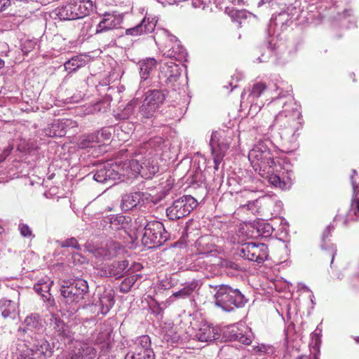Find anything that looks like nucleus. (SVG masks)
<instances>
[{
    "instance_id": "nucleus-7",
    "label": "nucleus",
    "mask_w": 359,
    "mask_h": 359,
    "mask_svg": "<svg viewBox=\"0 0 359 359\" xmlns=\"http://www.w3.org/2000/svg\"><path fill=\"white\" fill-rule=\"evenodd\" d=\"M144 170V167L136 159L114 162V185L126 180L136 177Z\"/></svg>"
},
{
    "instance_id": "nucleus-32",
    "label": "nucleus",
    "mask_w": 359,
    "mask_h": 359,
    "mask_svg": "<svg viewBox=\"0 0 359 359\" xmlns=\"http://www.w3.org/2000/svg\"><path fill=\"white\" fill-rule=\"evenodd\" d=\"M137 104V98H135L130 102H128V104L121 109L120 113H118L115 115V117L120 120L128 119L130 116L132 114L134 108Z\"/></svg>"
},
{
    "instance_id": "nucleus-43",
    "label": "nucleus",
    "mask_w": 359,
    "mask_h": 359,
    "mask_svg": "<svg viewBox=\"0 0 359 359\" xmlns=\"http://www.w3.org/2000/svg\"><path fill=\"white\" fill-rule=\"evenodd\" d=\"M128 347V341L127 339L123 338L118 342H117L116 345V355L115 356H120L121 358H124L125 355L127 353Z\"/></svg>"
},
{
    "instance_id": "nucleus-22",
    "label": "nucleus",
    "mask_w": 359,
    "mask_h": 359,
    "mask_svg": "<svg viewBox=\"0 0 359 359\" xmlns=\"http://www.w3.org/2000/svg\"><path fill=\"white\" fill-rule=\"evenodd\" d=\"M197 252L200 255H208L216 251L215 245L212 243L210 236H201L195 243Z\"/></svg>"
},
{
    "instance_id": "nucleus-10",
    "label": "nucleus",
    "mask_w": 359,
    "mask_h": 359,
    "mask_svg": "<svg viewBox=\"0 0 359 359\" xmlns=\"http://www.w3.org/2000/svg\"><path fill=\"white\" fill-rule=\"evenodd\" d=\"M197 201L190 195H184L175 200L172 205L167 208L166 214L170 220H176L184 217L197 206Z\"/></svg>"
},
{
    "instance_id": "nucleus-25",
    "label": "nucleus",
    "mask_w": 359,
    "mask_h": 359,
    "mask_svg": "<svg viewBox=\"0 0 359 359\" xmlns=\"http://www.w3.org/2000/svg\"><path fill=\"white\" fill-rule=\"evenodd\" d=\"M198 281L193 280L190 283H186L182 289L174 292L171 297L176 299L189 298L192 296L194 292L198 289Z\"/></svg>"
},
{
    "instance_id": "nucleus-53",
    "label": "nucleus",
    "mask_w": 359,
    "mask_h": 359,
    "mask_svg": "<svg viewBox=\"0 0 359 359\" xmlns=\"http://www.w3.org/2000/svg\"><path fill=\"white\" fill-rule=\"evenodd\" d=\"M233 339L235 340H238L239 342H241L243 344H245V345H249L252 341L251 337L250 336H246V335L243 334V333L236 334L234 335Z\"/></svg>"
},
{
    "instance_id": "nucleus-36",
    "label": "nucleus",
    "mask_w": 359,
    "mask_h": 359,
    "mask_svg": "<svg viewBox=\"0 0 359 359\" xmlns=\"http://www.w3.org/2000/svg\"><path fill=\"white\" fill-rule=\"evenodd\" d=\"M133 347L144 350L152 349L151 339L148 335H142L137 337L133 343Z\"/></svg>"
},
{
    "instance_id": "nucleus-44",
    "label": "nucleus",
    "mask_w": 359,
    "mask_h": 359,
    "mask_svg": "<svg viewBox=\"0 0 359 359\" xmlns=\"http://www.w3.org/2000/svg\"><path fill=\"white\" fill-rule=\"evenodd\" d=\"M266 88V86L264 83L259 82L253 84L250 93V97L252 98H257L260 97Z\"/></svg>"
},
{
    "instance_id": "nucleus-11",
    "label": "nucleus",
    "mask_w": 359,
    "mask_h": 359,
    "mask_svg": "<svg viewBox=\"0 0 359 359\" xmlns=\"http://www.w3.org/2000/svg\"><path fill=\"white\" fill-rule=\"evenodd\" d=\"M162 52L163 56L182 62L187 55L185 48L182 46L177 38L168 30H163Z\"/></svg>"
},
{
    "instance_id": "nucleus-40",
    "label": "nucleus",
    "mask_w": 359,
    "mask_h": 359,
    "mask_svg": "<svg viewBox=\"0 0 359 359\" xmlns=\"http://www.w3.org/2000/svg\"><path fill=\"white\" fill-rule=\"evenodd\" d=\"M94 1L95 0H81V3H78V6L83 17L88 15L93 11Z\"/></svg>"
},
{
    "instance_id": "nucleus-13",
    "label": "nucleus",
    "mask_w": 359,
    "mask_h": 359,
    "mask_svg": "<svg viewBox=\"0 0 359 359\" xmlns=\"http://www.w3.org/2000/svg\"><path fill=\"white\" fill-rule=\"evenodd\" d=\"M43 330V320L40 315L31 313L25 318L22 326L18 330V340H26L28 336L32 338L36 335H42Z\"/></svg>"
},
{
    "instance_id": "nucleus-64",
    "label": "nucleus",
    "mask_w": 359,
    "mask_h": 359,
    "mask_svg": "<svg viewBox=\"0 0 359 359\" xmlns=\"http://www.w3.org/2000/svg\"><path fill=\"white\" fill-rule=\"evenodd\" d=\"M320 348L318 346H316V352L313 353V359H320Z\"/></svg>"
},
{
    "instance_id": "nucleus-2",
    "label": "nucleus",
    "mask_w": 359,
    "mask_h": 359,
    "mask_svg": "<svg viewBox=\"0 0 359 359\" xmlns=\"http://www.w3.org/2000/svg\"><path fill=\"white\" fill-rule=\"evenodd\" d=\"M302 116L297 109L284 110L275 117L273 126L277 128L281 139L294 149L297 146L298 131L302 128Z\"/></svg>"
},
{
    "instance_id": "nucleus-58",
    "label": "nucleus",
    "mask_w": 359,
    "mask_h": 359,
    "mask_svg": "<svg viewBox=\"0 0 359 359\" xmlns=\"http://www.w3.org/2000/svg\"><path fill=\"white\" fill-rule=\"evenodd\" d=\"M142 265L140 263L133 262L128 267V275H134L133 273L140 271Z\"/></svg>"
},
{
    "instance_id": "nucleus-26",
    "label": "nucleus",
    "mask_w": 359,
    "mask_h": 359,
    "mask_svg": "<svg viewBox=\"0 0 359 359\" xmlns=\"http://www.w3.org/2000/svg\"><path fill=\"white\" fill-rule=\"evenodd\" d=\"M156 60L154 58H147L140 62V74L142 79L147 80L151 72L156 69Z\"/></svg>"
},
{
    "instance_id": "nucleus-55",
    "label": "nucleus",
    "mask_w": 359,
    "mask_h": 359,
    "mask_svg": "<svg viewBox=\"0 0 359 359\" xmlns=\"http://www.w3.org/2000/svg\"><path fill=\"white\" fill-rule=\"evenodd\" d=\"M123 13H120L118 11H114V29L116 28V27L120 25L123 22Z\"/></svg>"
},
{
    "instance_id": "nucleus-5",
    "label": "nucleus",
    "mask_w": 359,
    "mask_h": 359,
    "mask_svg": "<svg viewBox=\"0 0 359 359\" xmlns=\"http://www.w3.org/2000/svg\"><path fill=\"white\" fill-rule=\"evenodd\" d=\"M26 346L22 350L18 359H48L53 353L52 347L47 339L42 335H36L34 337L22 341Z\"/></svg>"
},
{
    "instance_id": "nucleus-45",
    "label": "nucleus",
    "mask_w": 359,
    "mask_h": 359,
    "mask_svg": "<svg viewBox=\"0 0 359 359\" xmlns=\"http://www.w3.org/2000/svg\"><path fill=\"white\" fill-rule=\"evenodd\" d=\"M57 243L62 248L72 247L76 250L81 249V246L78 243L77 240L74 237L68 238L64 241H57Z\"/></svg>"
},
{
    "instance_id": "nucleus-50",
    "label": "nucleus",
    "mask_w": 359,
    "mask_h": 359,
    "mask_svg": "<svg viewBox=\"0 0 359 359\" xmlns=\"http://www.w3.org/2000/svg\"><path fill=\"white\" fill-rule=\"evenodd\" d=\"M149 353H151V355H154V352L153 349L144 350L143 348L133 347L132 350L127 352L126 354H130V355H135L147 354V355H148Z\"/></svg>"
},
{
    "instance_id": "nucleus-51",
    "label": "nucleus",
    "mask_w": 359,
    "mask_h": 359,
    "mask_svg": "<svg viewBox=\"0 0 359 359\" xmlns=\"http://www.w3.org/2000/svg\"><path fill=\"white\" fill-rule=\"evenodd\" d=\"M96 133L100 134V142H102L105 140H109L111 137V129L109 127L103 128L100 131L97 132Z\"/></svg>"
},
{
    "instance_id": "nucleus-35",
    "label": "nucleus",
    "mask_w": 359,
    "mask_h": 359,
    "mask_svg": "<svg viewBox=\"0 0 359 359\" xmlns=\"http://www.w3.org/2000/svg\"><path fill=\"white\" fill-rule=\"evenodd\" d=\"M111 14L109 13H105L103 14V19L99 22L96 32L100 33L111 29L112 27V20H111Z\"/></svg>"
},
{
    "instance_id": "nucleus-54",
    "label": "nucleus",
    "mask_w": 359,
    "mask_h": 359,
    "mask_svg": "<svg viewBox=\"0 0 359 359\" xmlns=\"http://www.w3.org/2000/svg\"><path fill=\"white\" fill-rule=\"evenodd\" d=\"M121 127L122 126H116L114 127V141L115 140V136H116L120 141H125L124 138L128 136L126 133H123Z\"/></svg>"
},
{
    "instance_id": "nucleus-56",
    "label": "nucleus",
    "mask_w": 359,
    "mask_h": 359,
    "mask_svg": "<svg viewBox=\"0 0 359 359\" xmlns=\"http://www.w3.org/2000/svg\"><path fill=\"white\" fill-rule=\"evenodd\" d=\"M124 359H155V355H151L149 353L148 355L147 354L138 355L126 354Z\"/></svg>"
},
{
    "instance_id": "nucleus-29",
    "label": "nucleus",
    "mask_w": 359,
    "mask_h": 359,
    "mask_svg": "<svg viewBox=\"0 0 359 359\" xmlns=\"http://www.w3.org/2000/svg\"><path fill=\"white\" fill-rule=\"evenodd\" d=\"M85 62H86L82 56L76 55L72 57L70 60H67L64 64V67L66 71L73 72L79 68L84 66Z\"/></svg>"
},
{
    "instance_id": "nucleus-60",
    "label": "nucleus",
    "mask_w": 359,
    "mask_h": 359,
    "mask_svg": "<svg viewBox=\"0 0 359 359\" xmlns=\"http://www.w3.org/2000/svg\"><path fill=\"white\" fill-rule=\"evenodd\" d=\"M269 348H270L269 346H266L264 344H260V345H258V346L255 347V350L257 352H259V353H267V351H269Z\"/></svg>"
},
{
    "instance_id": "nucleus-49",
    "label": "nucleus",
    "mask_w": 359,
    "mask_h": 359,
    "mask_svg": "<svg viewBox=\"0 0 359 359\" xmlns=\"http://www.w3.org/2000/svg\"><path fill=\"white\" fill-rule=\"evenodd\" d=\"M69 3L72 6V11H74L73 14L76 15V17H74L75 20L83 18V15L78 6V3H81V0H71Z\"/></svg>"
},
{
    "instance_id": "nucleus-46",
    "label": "nucleus",
    "mask_w": 359,
    "mask_h": 359,
    "mask_svg": "<svg viewBox=\"0 0 359 359\" xmlns=\"http://www.w3.org/2000/svg\"><path fill=\"white\" fill-rule=\"evenodd\" d=\"M163 339L168 343H170V344H177L181 339V337L177 332H173L170 331V332L166 333L163 336Z\"/></svg>"
},
{
    "instance_id": "nucleus-59",
    "label": "nucleus",
    "mask_w": 359,
    "mask_h": 359,
    "mask_svg": "<svg viewBox=\"0 0 359 359\" xmlns=\"http://www.w3.org/2000/svg\"><path fill=\"white\" fill-rule=\"evenodd\" d=\"M126 88L125 86L123 84H121L118 83V86H116V93L118 94V102H120L121 100L123 98V95H121V93H123L125 92Z\"/></svg>"
},
{
    "instance_id": "nucleus-34",
    "label": "nucleus",
    "mask_w": 359,
    "mask_h": 359,
    "mask_svg": "<svg viewBox=\"0 0 359 359\" xmlns=\"http://www.w3.org/2000/svg\"><path fill=\"white\" fill-rule=\"evenodd\" d=\"M141 275L135 274L129 275L120 284L119 289L121 292H127L130 290V287L135 284L138 278H140Z\"/></svg>"
},
{
    "instance_id": "nucleus-8",
    "label": "nucleus",
    "mask_w": 359,
    "mask_h": 359,
    "mask_svg": "<svg viewBox=\"0 0 359 359\" xmlns=\"http://www.w3.org/2000/svg\"><path fill=\"white\" fill-rule=\"evenodd\" d=\"M88 292L87 281L78 278L71 282L64 281L60 293L67 304L76 303L84 298Z\"/></svg>"
},
{
    "instance_id": "nucleus-23",
    "label": "nucleus",
    "mask_w": 359,
    "mask_h": 359,
    "mask_svg": "<svg viewBox=\"0 0 359 359\" xmlns=\"http://www.w3.org/2000/svg\"><path fill=\"white\" fill-rule=\"evenodd\" d=\"M166 95L162 90L149 89L145 93L144 100L158 109L164 102Z\"/></svg>"
},
{
    "instance_id": "nucleus-33",
    "label": "nucleus",
    "mask_w": 359,
    "mask_h": 359,
    "mask_svg": "<svg viewBox=\"0 0 359 359\" xmlns=\"http://www.w3.org/2000/svg\"><path fill=\"white\" fill-rule=\"evenodd\" d=\"M269 49L271 53V57L274 63L282 65L286 62V60L283 57V53L282 49H280L279 46H272V45L269 43Z\"/></svg>"
},
{
    "instance_id": "nucleus-28",
    "label": "nucleus",
    "mask_w": 359,
    "mask_h": 359,
    "mask_svg": "<svg viewBox=\"0 0 359 359\" xmlns=\"http://www.w3.org/2000/svg\"><path fill=\"white\" fill-rule=\"evenodd\" d=\"M55 13L61 20H75L74 17H76L73 14L74 11L69 2L62 7L56 8Z\"/></svg>"
},
{
    "instance_id": "nucleus-4",
    "label": "nucleus",
    "mask_w": 359,
    "mask_h": 359,
    "mask_svg": "<svg viewBox=\"0 0 359 359\" xmlns=\"http://www.w3.org/2000/svg\"><path fill=\"white\" fill-rule=\"evenodd\" d=\"M131 218L117 215L114 218V251L116 253L126 255L127 249L133 247L135 239L131 235Z\"/></svg>"
},
{
    "instance_id": "nucleus-20",
    "label": "nucleus",
    "mask_w": 359,
    "mask_h": 359,
    "mask_svg": "<svg viewBox=\"0 0 359 359\" xmlns=\"http://www.w3.org/2000/svg\"><path fill=\"white\" fill-rule=\"evenodd\" d=\"M143 195L138 191L123 196L120 203L121 210L126 212L136 207L142 201Z\"/></svg>"
},
{
    "instance_id": "nucleus-31",
    "label": "nucleus",
    "mask_w": 359,
    "mask_h": 359,
    "mask_svg": "<svg viewBox=\"0 0 359 359\" xmlns=\"http://www.w3.org/2000/svg\"><path fill=\"white\" fill-rule=\"evenodd\" d=\"M100 142V137L99 133H94L88 135H84L82 136L81 140L79 143V147L81 149H86L92 147V143Z\"/></svg>"
},
{
    "instance_id": "nucleus-61",
    "label": "nucleus",
    "mask_w": 359,
    "mask_h": 359,
    "mask_svg": "<svg viewBox=\"0 0 359 359\" xmlns=\"http://www.w3.org/2000/svg\"><path fill=\"white\" fill-rule=\"evenodd\" d=\"M11 6V0H0V12L5 11Z\"/></svg>"
},
{
    "instance_id": "nucleus-18",
    "label": "nucleus",
    "mask_w": 359,
    "mask_h": 359,
    "mask_svg": "<svg viewBox=\"0 0 359 359\" xmlns=\"http://www.w3.org/2000/svg\"><path fill=\"white\" fill-rule=\"evenodd\" d=\"M95 355L96 351L93 346L82 342L78 343L69 353L73 359H93Z\"/></svg>"
},
{
    "instance_id": "nucleus-21",
    "label": "nucleus",
    "mask_w": 359,
    "mask_h": 359,
    "mask_svg": "<svg viewBox=\"0 0 359 359\" xmlns=\"http://www.w3.org/2000/svg\"><path fill=\"white\" fill-rule=\"evenodd\" d=\"M0 311L4 318L15 319L19 314L18 304L5 299L0 300Z\"/></svg>"
},
{
    "instance_id": "nucleus-48",
    "label": "nucleus",
    "mask_w": 359,
    "mask_h": 359,
    "mask_svg": "<svg viewBox=\"0 0 359 359\" xmlns=\"http://www.w3.org/2000/svg\"><path fill=\"white\" fill-rule=\"evenodd\" d=\"M18 229L22 236L25 238H30L33 236L31 228L26 224L20 223Z\"/></svg>"
},
{
    "instance_id": "nucleus-62",
    "label": "nucleus",
    "mask_w": 359,
    "mask_h": 359,
    "mask_svg": "<svg viewBox=\"0 0 359 359\" xmlns=\"http://www.w3.org/2000/svg\"><path fill=\"white\" fill-rule=\"evenodd\" d=\"M116 71L118 76H119V79H121L124 73V71L120 65H118L117 63L116 64V66L114 67V72Z\"/></svg>"
},
{
    "instance_id": "nucleus-24",
    "label": "nucleus",
    "mask_w": 359,
    "mask_h": 359,
    "mask_svg": "<svg viewBox=\"0 0 359 359\" xmlns=\"http://www.w3.org/2000/svg\"><path fill=\"white\" fill-rule=\"evenodd\" d=\"M355 175H358V171L355 169L351 170L350 180L352 186V198H351V208L354 210L355 215L359 213V183H358Z\"/></svg>"
},
{
    "instance_id": "nucleus-52",
    "label": "nucleus",
    "mask_w": 359,
    "mask_h": 359,
    "mask_svg": "<svg viewBox=\"0 0 359 359\" xmlns=\"http://www.w3.org/2000/svg\"><path fill=\"white\" fill-rule=\"evenodd\" d=\"M222 266L225 269H229L234 271H241L239 264L231 260H224L222 262Z\"/></svg>"
},
{
    "instance_id": "nucleus-57",
    "label": "nucleus",
    "mask_w": 359,
    "mask_h": 359,
    "mask_svg": "<svg viewBox=\"0 0 359 359\" xmlns=\"http://www.w3.org/2000/svg\"><path fill=\"white\" fill-rule=\"evenodd\" d=\"M334 227L332 224L328 225L324 230L322 234V244L325 245L326 239L331 236V231L334 230Z\"/></svg>"
},
{
    "instance_id": "nucleus-16",
    "label": "nucleus",
    "mask_w": 359,
    "mask_h": 359,
    "mask_svg": "<svg viewBox=\"0 0 359 359\" xmlns=\"http://www.w3.org/2000/svg\"><path fill=\"white\" fill-rule=\"evenodd\" d=\"M219 337L218 329L207 323L201 325L195 334V337L201 342L215 341L218 339Z\"/></svg>"
},
{
    "instance_id": "nucleus-47",
    "label": "nucleus",
    "mask_w": 359,
    "mask_h": 359,
    "mask_svg": "<svg viewBox=\"0 0 359 359\" xmlns=\"http://www.w3.org/2000/svg\"><path fill=\"white\" fill-rule=\"evenodd\" d=\"M36 44V40H26L22 45V51L27 55L35 48Z\"/></svg>"
},
{
    "instance_id": "nucleus-41",
    "label": "nucleus",
    "mask_w": 359,
    "mask_h": 359,
    "mask_svg": "<svg viewBox=\"0 0 359 359\" xmlns=\"http://www.w3.org/2000/svg\"><path fill=\"white\" fill-rule=\"evenodd\" d=\"M111 107V98L107 95L104 99L98 102L94 107V111L101 113H106L110 110Z\"/></svg>"
},
{
    "instance_id": "nucleus-17",
    "label": "nucleus",
    "mask_w": 359,
    "mask_h": 359,
    "mask_svg": "<svg viewBox=\"0 0 359 359\" xmlns=\"http://www.w3.org/2000/svg\"><path fill=\"white\" fill-rule=\"evenodd\" d=\"M156 25L154 18L149 19L144 18L142 22L137 26L126 29V34L128 35L138 36L144 34H149L154 32Z\"/></svg>"
},
{
    "instance_id": "nucleus-6",
    "label": "nucleus",
    "mask_w": 359,
    "mask_h": 359,
    "mask_svg": "<svg viewBox=\"0 0 359 359\" xmlns=\"http://www.w3.org/2000/svg\"><path fill=\"white\" fill-rule=\"evenodd\" d=\"M144 230L142 241L149 248L161 246L170 238V233L165 230L163 224L159 221L148 222Z\"/></svg>"
},
{
    "instance_id": "nucleus-19",
    "label": "nucleus",
    "mask_w": 359,
    "mask_h": 359,
    "mask_svg": "<svg viewBox=\"0 0 359 359\" xmlns=\"http://www.w3.org/2000/svg\"><path fill=\"white\" fill-rule=\"evenodd\" d=\"M72 123L71 120H57L45 128V133L49 137H63L66 135V128Z\"/></svg>"
},
{
    "instance_id": "nucleus-39",
    "label": "nucleus",
    "mask_w": 359,
    "mask_h": 359,
    "mask_svg": "<svg viewBox=\"0 0 359 359\" xmlns=\"http://www.w3.org/2000/svg\"><path fill=\"white\" fill-rule=\"evenodd\" d=\"M52 284L51 283L44 281V280H39L38 283L34 285V289L35 291L41 294L43 297H46V294L50 290V285Z\"/></svg>"
},
{
    "instance_id": "nucleus-63",
    "label": "nucleus",
    "mask_w": 359,
    "mask_h": 359,
    "mask_svg": "<svg viewBox=\"0 0 359 359\" xmlns=\"http://www.w3.org/2000/svg\"><path fill=\"white\" fill-rule=\"evenodd\" d=\"M153 313H154L156 316L162 315L163 310L162 309L157 305L156 306H154L152 309Z\"/></svg>"
},
{
    "instance_id": "nucleus-42",
    "label": "nucleus",
    "mask_w": 359,
    "mask_h": 359,
    "mask_svg": "<svg viewBox=\"0 0 359 359\" xmlns=\"http://www.w3.org/2000/svg\"><path fill=\"white\" fill-rule=\"evenodd\" d=\"M112 176V171L110 170H106L105 169H100L94 175L93 178L99 182L104 183L107 180H110Z\"/></svg>"
},
{
    "instance_id": "nucleus-30",
    "label": "nucleus",
    "mask_w": 359,
    "mask_h": 359,
    "mask_svg": "<svg viewBox=\"0 0 359 359\" xmlns=\"http://www.w3.org/2000/svg\"><path fill=\"white\" fill-rule=\"evenodd\" d=\"M157 108L151 104L146 100H143L142 105L140 107L139 113L144 118H151L154 116Z\"/></svg>"
},
{
    "instance_id": "nucleus-14",
    "label": "nucleus",
    "mask_w": 359,
    "mask_h": 359,
    "mask_svg": "<svg viewBox=\"0 0 359 359\" xmlns=\"http://www.w3.org/2000/svg\"><path fill=\"white\" fill-rule=\"evenodd\" d=\"M180 76L181 68L175 62H170L161 65L158 79L161 83H164L168 88L176 90Z\"/></svg>"
},
{
    "instance_id": "nucleus-9",
    "label": "nucleus",
    "mask_w": 359,
    "mask_h": 359,
    "mask_svg": "<svg viewBox=\"0 0 359 359\" xmlns=\"http://www.w3.org/2000/svg\"><path fill=\"white\" fill-rule=\"evenodd\" d=\"M230 142L231 137H227L224 131L212 132L210 146L213 156L215 170L219 169V165L229 148Z\"/></svg>"
},
{
    "instance_id": "nucleus-27",
    "label": "nucleus",
    "mask_w": 359,
    "mask_h": 359,
    "mask_svg": "<svg viewBox=\"0 0 359 359\" xmlns=\"http://www.w3.org/2000/svg\"><path fill=\"white\" fill-rule=\"evenodd\" d=\"M50 325L58 336L64 338L70 337V332L68 327L65 324L64 321L62 320L59 317L55 315H53L50 318Z\"/></svg>"
},
{
    "instance_id": "nucleus-12",
    "label": "nucleus",
    "mask_w": 359,
    "mask_h": 359,
    "mask_svg": "<svg viewBox=\"0 0 359 359\" xmlns=\"http://www.w3.org/2000/svg\"><path fill=\"white\" fill-rule=\"evenodd\" d=\"M237 250L240 257L258 264L263 263L269 257L268 245L264 243H245Z\"/></svg>"
},
{
    "instance_id": "nucleus-15",
    "label": "nucleus",
    "mask_w": 359,
    "mask_h": 359,
    "mask_svg": "<svg viewBox=\"0 0 359 359\" xmlns=\"http://www.w3.org/2000/svg\"><path fill=\"white\" fill-rule=\"evenodd\" d=\"M129 250L127 249V254L126 255L116 253V251H114V277L116 279L128 275L129 260L128 258L130 257Z\"/></svg>"
},
{
    "instance_id": "nucleus-38",
    "label": "nucleus",
    "mask_w": 359,
    "mask_h": 359,
    "mask_svg": "<svg viewBox=\"0 0 359 359\" xmlns=\"http://www.w3.org/2000/svg\"><path fill=\"white\" fill-rule=\"evenodd\" d=\"M257 229L262 236L266 238L270 236L273 231V226L269 223L264 221L260 222L257 224Z\"/></svg>"
},
{
    "instance_id": "nucleus-3",
    "label": "nucleus",
    "mask_w": 359,
    "mask_h": 359,
    "mask_svg": "<svg viewBox=\"0 0 359 359\" xmlns=\"http://www.w3.org/2000/svg\"><path fill=\"white\" fill-rule=\"evenodd\" d=\"M215 291V304L225 312H232L236 309L243 308L248 299L238 288L229 284L209 285Z\"/></svg>"
},
{
    "instance_id": "nucleus-37",
    "label": "nucleus",
    "mask_w": 359,
    "mask_h": 359,
    "mask_svg": "<svg viewBox=\"0 0 359 359\" xmlns=\"http://www.w3.org/2000/svg\"><path fill=\"white\" fill-rule=\"evenodd\" d=\"M321 248L323 250L322 257L323 259L331 258L330 264L332 265L337 254V248L334 244H330L327 247L324 244H321Z\"/></svg>"
},
{
    "instance_id": "nucleus-1",
    "label": "nucleus",
    "mask_w": 359,
    "mask_h": 359,
    "mask_svg": "<svg viewBox=\"0 0 359 359\" xmlns=\"http://www.w3.org/2000/svg\"><path fill=\"white\" fill-rule=\"evenodd\" d=\"M255 170L273 187L281 190L289 189L294 179L292 170L283 168L279 160L276 161L271 151L263 143L257 144L248 154Z\"/></svg>"
}]
</instances>
